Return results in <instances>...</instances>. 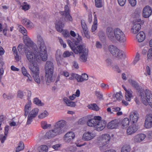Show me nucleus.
<instances>
[{
	"mask_svg": "<svg viewBox=\"0 0 152 152\" xmlns=\"http://www.w3.org/2000/svg\"><path fill=\"white\" fill-rule=\"evenodd\" d=\"M70 34L73 37H75L76 35H77V38L76 39L77 40H72V41H71L69 40H67V42H68V40H69L71 42L73 43V45H75V47L76 46L78 45V44L82 40L81 37L78 34H77V35L75 32L73 31H71L70 32Z\"/></svg>",
	"mask_w": 152,
	"mask_h": 152,
	"instance_id": "15",
	"label": "nucleus"
},
{
	"mask_svg": "<svg viewBox=\"0 0 152 152\" xmlns=\"http://www.w3.org/2000/svg\"><path fill=\"white\" fill-rule=\"evenodd\" d=\"M7 137L4 135L2 134H0V140L1 141V143H3L5 140L6 139Z\"/></svg>",
	"mask_w": 152,
	"mask_h": 152,
	"instance_id": "58",
	"label": "nucleus"
},
{
	"mask_svg": "<svg viewBox=\"0 0 152 152\" xmlns=\"http://www.w3.org/2000/svg\"><path fill=\"white\" fill-rule=\"evenodd\" d=\"M24 148V145L23 142H20L18 146L16 148L15 152H19L20 151L23 150Z\"/></svg>",
	"mask_w": 152,
	"mask_h": 152,
	"instance_id": "33",
	"label": "nucleus"
},
{
	"mask_svg": "<svg viewBox=\"0 0 152 152\" xmlns=\"http://www.w3.org/2000/svg\"><path fill=\"white\" fill-rule=\"evenodd\" d=\"M152 9L149 6H146L143 8L142 15L144 18H149L151 15Z\"/></svg>",
	"mask_w": 152,
	"mask_h": 152,
	"instance_id": "14",
	"label": "nucleus"
},
{
	"mask_svg": "<svg viewBox=\"0 0 152 152\" xmlns=\"http://www.w3.org/2000/svg\"><path fill=\"white\" fill-rule=\"evenodd\" d=\"M22 9L24 11L28 10L30 7V5L26 2H24L22 4Z\"/></svg>",
	"mask_w": 152,
	"mask_h": 152,
	"instance_id": "41",
	"label": "nucleus"
},
{
	"mask_svg": "<svg viewBox=\"0 0 152 152\" xmlns=\"http://www.w3.org/2000/svg\"><path fill=\"white\" fill-rule=\"evenodd\" d=\"M147 59L148 60L152 59V48L149 49L148 52Z\"/></svg>",
	"mask_w": 152,
	"mask_h": 152,
	"instance_id": "46",
	"label": "nucleus"
},
{
	"mask_svg": "<svg viewBox=\"0 0 152 152\" xmlns=\"http://www.w3.org/2000/svg\"><path fill=\"white\" fill-rule=\"evenodd\" d=\"M109 50L114 57L118 59H124L126 57L124 52L119 49L116 46L110 45L109 47Z\"/></svg>",
	"mask_w": 152,
	"mask_h": 152,
	"instance_id": "8",
	"label": "nucleus"
},
{
	"mask_svg": "<svg viewBox=\"0 0 152 152\" xmlns=\"http://www.w3.org/2000/svg\"><path fill=\"white\" fill-rule=\"evenodd\" d=\"M97 22H94L93 25L91 27L92 32L94 31L97 29Z\"/></svg>",
	"mask_w": 152,
	"mask_h": 152,
	"instance_id": "57",
	"label": "nucleus"
},
{
	"mask_svg": "<svg viewBox=\"0 0 152 152\" xmlns=\"http://www.w3.org/2000/svg\"><path fill=\"white\" fill-rule=\"evenodd\" d=\"M63 100L66 105L68 106L75 107L76 105L75 102L70 101L66 97H64V98Z\"/></svg>",
	"mask_w": 152,
	"mask_h": 152,
	"instance_id": "26",
	"label": "nucleus"
},
{
	"mask_svg": "<svg viewBox=\"0 0 152 152\" xmlns=\"http://www.w3.org/2000/svg\"><path fill=\"white\" fill-rule=\"evenodd\" d=\"M96 118L97 121L94 128L96 130L100 131L105 128L106 126V122L105 121L101 120L102 118L99 116H97Z\"/></svg>",
	"mask_w": 152,
	"mask_h": 152,
	"instance_id": "9",
	"label": "nucleus"
},
{
	"mask_svg": "<svg viewBox=\"0 0 152 152\" xmlns=\"http://www.w3.org/2000/svg\"><path fill=\"white\" fill-rule=\"evenodd\" d=\"M49 114L48 112L46 110L40 113L38 115L39 118L42 119L47 116Z\"/></svg>",
	"mask_w": 152,
	"mask_h": 152,
	"instance_id": "40",
	"label": "nucleus"
},
{
	"mask_svg": "<svg viewBox=\"0 0 152 152\" xmlns=\"http://www.w3.org/2000/svg\"><path fill=\"white\" fill-rule=\"evenodd\" d=\"M82 33L83 36H84L85 37L88 39H90V36L88 31V29H86L83 30L82 31Z\"/></svg>",
	"mask_w": 152,
	"mask_h": 152,
	"instance_id": "47",
	"label": "nucleus"
},
{
	"mask_svg": "<svg viewBox=\"0 0 152 152\" xmlns=\"http://www.w3.org/2000/svg\"><path fill=\"white\" fill-rule=\"evenodd\" d=\"M118 120L116 119H114L108 123L107 127L111 129H115L118 126Z\"/></svg>",
	"mask_w": 152,
	"mask_h": 152,
	"instance_id": "16",
	"label": "nucleus"
},
{
	"mask_svg": "<svg viewBox=\"0 0 152 152\" xmlns=\"http://www.w3.org/2000/svg\"><path fill=\"white\" fill-rule=\"evenodd\" d=\"M100 86L102 88L105 90H108L109 88L108 85L104 83H101L100 84Z\"/></svg>",
	"mask_w": 152,
	"mask_h": 152,
	"instance_id": "61",
	"label": "nucleus"
},
{
	"mask_svg": "<svg viewBox=\"0 0 152 152\" xmlns=\"http://www.w3.org/2000/svg\"><path fill=\"white\" fill-rule=\"evenodd\" d=\"M145 120L152 122V114H149L146 115Z\"/></svg>",
	"mask_w": 152,
	"mask_h": 152,
	"instance_id": "59",
	"label": "nucleus"
},
{
	"mask_svg": "<svg viewBox=\"0 0 152 152\" xmlns=\"http://www.w3.org/2000/svg\"><path fill=\"white\" fill-rule=\"evenodd\" d=\"M88 107L90 109L96 111L99 110V107L96 104H89L88 106Z\"/></svg>",
	"mask_w": 152,
	"mask_h": 152,
	"instance_id": "34",
	"label": "nucleus"
},
{
	"mask_svg": "<svg viewBox=\"0 0 152 152\" xmlns=\"http://www.w3.org/2000/svg\"><path fill=\"white\" fill-rule=\"evenodd\" d=\"M3 98L6 99H12L13 97V96L11 94H4L3 95Z\"/></svg>",
	"mask_w": 152,
	"mask_h": 152,
	"instance_id": "54",
	"label": "nucleus"
},
{
	"mask_svg": "<svg viewBox=\"0 0 152 152\" xmlns=\"http://www.w3.org/2000/svg\"><path fill=\"white\" fill-rule=\"evenodd\" d=\"M33 118V117L28 115L27 118V120L26 122V124L27 125H29L31 124Z\"/></svg>",
	"mask_w": 152,
	"mask_h": 152,
	"instance_id": "60",
	"label": "nucleus"
},
{
	"mask_svg": "<svg viewBox=\"0 0 152 152\" xmlns=\"http://www.w3.org/2000/svg\"><path fill=\"white\" fill-rule=\"evenodd\" d=\"M21 71L22 73L25 76L29 74L27 72V71L25 68L23 66L21 68Z\"/></svg>",
	"mask_w": 152,
	"mask_h": 152,
	"instance_id": "56",
	"label": "nucleus"
},
{
	"mask_svg": "<svg viewBox=\"0 0 152 152\" xmlns=\"http://www.w3.org/2000/svg\"><path fill=\"white\" fill-rule=\"evenodd\" d=\"M133 92L130 89L125 92V98L126 100L128 102H130L132 98L133 97Z\"/></svg>",
	"mask_w": 152,
	"mask_h": 152,
	"instance_id": "25",
	"label": "nucleus"
},
{
	"mask_svg": "<svg viewBox=\"0 0 152 152\" xmlns=\"http://www.w3.org/2000/svg\"><path fill=\"white\" fill-rule=\"evenodd\" d=\"M106 34L108 39L112 41L117 40L121 43H124L126 41V37L124 32L118 28L114 29L110 27H107Z\"/></svg>",
	"mask_w": 152,
	"mask_h": 152,
	"instance_id": "2",
	"label": "nucleus"
},
{
	"mask_svg": "<svg viewBox=\"0 0 152 152\" xmlns=\"http://www.w3.org/2000/svg\"><path fill=\"white\" fill-rule=\"evenodd\" d=\"M145 35L144 32H140L136 35V38L139 42L143 41L145 39Z\"/></svg>",
	"mask_w": 152,
	"mask_h": 152,
	"instance_id": "22",
	"label": "nucleus"
},
{
	"mask_svg": "<svg viewBox=\"0 0 152 152\" xmlns=\"http://www.w3.org/2000/svg\"><path fill=\"white\" fill-rule=\"evenodd\" d=\"M95 6L97 7H101L103 6L102 2L101 0H95Z\"/></svg>",
	"mask_w": 152,
	"mask_h": 152,
	"instance_id": "50",
	"label": "nucleus"
},
{
	"mask_svg": "<svg viewBox=\"0 0 152 152\" xmlns=\"http://www.w3.org/2000/svg\"><path fill=\"white\" fill-rule=\"evenodd\" d=\"M140 54L137 53L135 59L132 62V64L134 65H135L140 60Z\"/></svg>",
	"mask_w": 152,
	"mask_h": 152,
	"instance_id": "51",
	"label": "nucleus"
},
{
	"mask_svg": "<svg viewBox=\"0 0 152 152\" xmlns=\"http://www.w3.org/2000/svg\"><path fill=\"white\" fill-rule=\"evenodd\" d=\"M41 60L44 61L41 58L39 61H36L34 62H30L31 64L29 65V68L32 72L33 74L39 73V67L37 63L40 62Z\"/></svg>",
	"mask_w": 152,
	"mask_h": 152,
	"instance_id": "11",
	"label": "nucleus"
},
{
	"mask_svg": "<svg viewBox=\"0 0 152 152\" xmlns=\"http://www.w3.org/2000/svg\"><path fill=\"white\" fill-rule=\"evenodd\" d=\"M144 126L147 129L150 128L152 127V122L145 120Z\"/></svg>",
	"mask_w": 152,
	"mask_h": 152,
	"instance_id": "44",
	"label": "nucleus"
},
{
	"mask_svg": "<svg viewBox=\"0 0 152 152\" xmlns=\"http://www.w3.org/2000/svg\"><path fill=\"white\" fill-rule=\"evenodd\" d=\"M131 148L130 146L128 145H124L121 149V152H129Z\"/></svg>",
	"mask_w": 152,
	"mask_h": 152,
	"instance_id": "31",
	"label": "nucleus"
},
{
	"mask_svg": "<svg viewBox=\"0 0 152 152\" xmlns=\"http://www.w3.org/2000/svg\"><path fill=\"white\" fill-rule=\"evenodd\" d=\"M34 103L37 105L41 106L43 105V103L41 102L38 98H36L34 99Z\"/></svg>",
	"mask_w": 152,
	"mask_h": 152,
	"instance_id": "45",
	"label": "nucleus"
},
{
	"mask_svg": "<svg viewBox=\"0 0 152 152\" xmlns=\"http://www.w3.org/2000/svg\"><path fill=\"white\" fill-rule=\"evenodd\" d=\"M78 74L74 73H71L68 79L71 80H73L76 79L77 81Z\"/></svg>",
	"mask_w": 152,
	"mask_h": 152,
	"instance_id": "43",
	"label": "nucleus"
},
{
	"mask_svg": "<svg viewBox=\"0 0 152 152\" xmlns=\"http://www.w3.org/2000/svg\"><path fill=\"white\" fill-rule=\"evenodd\" d=\"M67 4L64 7V11L61 12V14L65 16L66 20L72 21V17L70 15L69 13V8L68 6L69 0H67Z\"/></svg>",
	"mask_w": 152,
	"mask_h": 152,
	"instance_id": "12",
	"label": "nucleus"
},
{
	"mask_svg": "<svg viewBox=\"0 0 152 152\" xmlns=\"http://www.w3.org/2000/svg\"><path fill=\"white\" fill-rule=\"evenodd\" d=\"M115 97L117 100L120 101L122 99L123 96L121 92L117 93L115 95Z\"/></svg>",
	"mask_w": 152,
	"mask_h": 152,
	"instance_id": "49",
	"label": "nucleus"
},
{
	"mask_svg": "<svg viewBox=\"0 0 152 152\" xmlns=\"http://www.w3.org/2000/svg\"><path fill=\"white\" fill-rule=\"evenodd\" d=\"M110 139V136L108 134H102L99 137L97 142L100 146V149L101 150L103 151L108 147Z\"/></svg>",
	"mask_w": 152,
	"mask_h": 152,
	"instance_id": "7",
	"label": "nucleus"
},
{
	"mask_svg": "<svg viewBox=\"0 0 152 152\" xmlns=\"http://www.w3.org/2000/svg\"><path fill=\"white\" fill-rule=\"evenodd\" d=\"M25 94V92L23 91L19 90L18 91L17 93V97L19 98L20 99H22Z\"/></svg>",
	"mask_w": 152,
	"mask_h": 152,
	"instance_id": "42",
	"label": "nucleus"
},
{
	"mask_svg": "<svg viewBox=\"0 0 152 152\" xmlns=\"http://www.w3.org/2000/svg\"><path fill=\"white\" fill-rule=\"evenodd\" d=\"M141 10L140 8H137L134 13V15L135 17L138 18L137 22H139L141 21V19L140 18V17Z\"/></svg>",
	"mask_w": 152,
	"mask_h": 152,
	"instance_id": "28",
	"label": "nucleus"
},
{
	"mask_svg": "<svg viewBox=\"0 0 152 152\" xmlns=\"http://www.w3.org/2000/svg\"><path fill=\"white\" fill-rule=\"evenodd\" d=\"M95 94L97 97L99 98L100 100L103 99L102 94L101 92L99 91H96L95 92Z\"/></svg>",
	"mask_w": 152,
	"mask_h": 152,
	"instance_id": "53",
	"label": "nucleus"
},
{
	"mask_svg": "<svg viewBox=\"0 0 152 152\" xmlns=\"http://www.w3.org/2000/svg\"><path fill=\"white\" fill-rule=\"evenodd\" d=\"M140 96L142 103L146 105L150 104L152 102V94L151 91L148 89L142 91L140 92Z\"/></svg>",
	"mask_w": 152,
	"mask_h": 152,
	"instance_id": "6",
	"label": "nucleus"
},
{
	"mask_svg": "<svg viewBox=\"0 0 152 152\" xmlns=\"http://www.w3.org/2000/svg\"><path fill=\"white\" fill-rule=\"evenodd\" d=\"M25 77H27V79L26 80L27 83H30L32 81V78L29 74Z\"/></svg>",
	"mask_w": 152,
	"mask_h": 152,
	"instance_id": "62",
	"label": "nucleus"
},
{
	"mask_svg": "<svg viewBox=\"0 0 152 152\" xmlns=\"http://www.w3.org/2000/svg\"><path fill=\"white\" fill-rule=\"evenodd\" d=\"M99 37L100 39L102 40L105 38V36L104 33L102 31H100L99 33Z\"/></svg>",
	"mask_w": 152,
	"mask_h": 152,
	"instance_id": "55",
	"label": "nucleus"
},
{
	"mask_svg": "<svg viewBox=\"0 0 152 152\" xmlns=\"http://www.w3.org/2000/svg\"><path fill=\"white\" fill-rule=\"evenodd\" d=\"M129 120L127 118H124L122 122V125L124 127H126L129 125Z\"/></svg>",
	"mask_w": 152,
	"mask_h": 152,
	"instance_id": "39",
	"label": "nucleus"
},
{
	"mask_svg": "<svg viewBox=\"0 0 152 152\" xmlns=\"http://www.w3.org/2000/svg\"><path fill=\"white\" fill-rule=\"evenodd\" d=\"M42 128L44 129H50L51 127V125L48 124L46 121H42L41 123Z\"/></svg>",
	"mask_w": 152,
	"mask_h": 152,
	"instance_id": "30",
	"label": "nucleus"
},
{
	"mask_svg": "<svg viewBox=\"0 0 152 152\" xmlns=\"http://www.w3.org/2000/svg\"><path fill=\"white\" fill-rule=\"evenodd\" d=\"M146 137L145 135L144 134H139L134 136V139L135 142H140L142 141Z\"/></svg>",
	"mask_w": 152,
	"mask_h": 152,
	"instance_id": "19",
	"label": "nucleus"
},
{
	"mask_svg": "<svg viewBox=\"0 0 152 152\" xmlns=\"http://www.w3.org/2000/svg\"><path fill=\"white\" fill-rule=\"evenodd\" d=\"M73 53L72 52H69L68 51H65L63 54V56L64 58L67 57L72 55Z\"/></svg>",
	"mask_w": 152,
	"mask_h": 152,
	"instance_id": "48",
	"label": "nucleus"
},
{
	"mask_svg": "<svg viewBox=\"0 0 152 152\" xmlns=\"http://www.w3.org/2000/svg\"><path fill=\"white\" fill-rule=\"evenodd\" d=\"M130 121L133 124L136 123L139 118V116L138 114L135 112H132L130 113L129 116Z\"/></svg>",
	"mask_w": 152,
	"mask_h": 152,
	"instance_id": "20",
	"label": "nucleus"
},
{
	"mask_svg": "<svg viewBox=\"0 0 152 152\" xmlns=\"http://www.w3.org/2000/svg\"><path fill=\"white\" fill-rule=\"evenodd\" d=\"M31 102H28L26 105L25 107V115H27L29 110L31 109Z\"/></svg>",
	"mask_w": 152,
	"mask_h": 152,
	"instance_id": "37",
	"label": "nucleus"
},
{
	"mask_svg": "<svg viewBox=\"0 0 152 152\" xmlns=\"http://www.w3.org/2000/svg\"><path fill=\"white\" fill-rule=\"evenodd\" d=\"M23 40L25 45L30 49L25 52L26 57L29 62L39 61L41 58L43 61H46L48 58L47 48L41 35H37V43L38 48L27 35L24 36Z\"/></svg>",
	"mask_w": 152,
	"mask_h": 152,
	"instance_id": "1",
	"label": "nucleus"
},
{
	"mask_svg": "<svg viewBox=\"0 0 152 152\" xmlns=\"http://www.w3.org/2000/svg\"><path fill=\"white\" fill-rule=\"evenodd\" d=\"M96 135V133L94 131H86L83 134L82 139L84 141H90L94 139Z\"/></svg>",
	"mask_w": 152,
	"mask_h": 152,
	"instance_id": "10",
	"label": "nucleus"
},
{
	"mask_svg": "<svg viewBox=\"0 0 152 152\" xmlns=\"http://www.w3.org/2000/svg\"><path fill=\"white\" fill-rule=\"evenodd\" d=\"M45 69L47 84L53 82L55 79L53 76L54 65L53 63L50 61H47L45 65Z\"/></svg>",
	"mask_w": 152,
	"mask_h": 152,
	"instance_id": "5",
	"label": "nucleus"
},
{
	"mask_svg": "<svg viewBox=\"0 0 152 152\" xmlns=\"http://www.w3.org/2000/svg\"><path fill=\"white\" fill-rule=\"evenodd\" d=\"M129 81L130 84L133 87L137 89H139V85L135 81L130 79L129 80Z\"/></svg>",
	"mask_w": 152,
	"mask_h": 152,
	"instance_id": "36",
	"label": "nucleus"
},
{
	"mask_svg": "<svg viewBox=\"0 0 152 152\" xmlns=\"http://www.w3.org/2000/svg\"><path fill=\"white\" fill-rule=\"evenodd\" d=\"M64 26V24L60 21H57L56 23V28L57 30L59 32L63 31V28Z\"/></svg>",
	"mask_w": 152,
	"mask_h": 152,
	"instance_id": "23",
	"label": "nucleus"
},
{
	"mask_svg": "<svg viewBox=\"0 0 152 152\" xmlns=\"http://www.w3.org/2000/svg\"><path fill=\"white\" fill-rule=\"evenodd\" d=\"M61 53L60 50H57L56 54V61H58L59 60H61Z\"/></svg>",
	"mask_w": 152,
	"mask_h": 152,
	"instance_id": "52",
	"label": "nucleus"
},
{
	"mask_svg": "<svg viewBox=\"0 0 152 152\" xmlns=\"http://www.w3.org/2000/svg\"><path fill=\"white\" fill-rule=\"evenodd\" d=\"M118 4L121 6H124L125 4L126 0H118Z\"/></svg>",
	"mask_w": 152,
	"mask_h": 152,
	"instance_id": "64",
	"label": "nucleus"
},
{
	"mask_svg": "<svg viewBox=\"0 0 152 152\" xmlns=\"http://www.w3.org/2000/svg\"><path fill=\"white\" fill-rule=\"evenodd\" d=\"M66 125V121L61 120L56 122L54 125V128L47 132L45 134V137L50 139L60 135L64 132L63 128Z\"/></svg>",
	"mask_w": 152,
	"mask_h": 152,
	"instance_id": "3",
	"label": "nucleus"
},
{
	"mask_svg": "<svg viewBox=\"0 0 152 152\" xmlns=\"http://www.w3.org/2000/svg\"><path fill=\"white\" fill-rule=\"evenodd\" d=\"M81 26L83 28V31L87 29V27L86 25L84 20H82L81 21Z\"/></svg>",
	"mask_w": 152,
	"mask_h": 152,
	"instance_id": "63",
	"label": "nucleus"
},
{
	"mask_svg": "<svg viewBox=\"0 0 152 152\" xmlns=\"http://www.w3.org/2000/svg\"><path fill=\"white\" fill-rule=\"evenodd\" d=\"M141 28V26L140 24L138 23H134L132 26L131 32L133 34H136L137 33Z\"/></svg>",
	"mask_w": 152,
	"mask_h": 152,
	"instance_id": "17",
	"label": "nucleus"
},
{
	"mask_svg": "<svg viewBox=\"0 0 152 152\" xmlns=\"http://www.w3.org/2000/svg\"><path fill=\"white\" fill-rule=\"evenodd\" d=\"M18 28L19 31L21 32L24 36L27 35V32L25 28L21 25H19Z\"/></svg>",
	"mask_w": 152,
	"mask_h": 152,
	"instance_id": "32",
	"label": "nucleus"
},
{
	"mask_svg": "<svg viewBox=\"0 0 152 152\" xmlns=\"http://www.w3.org/2000/svg\"><path fill=\"white\" fill-rule=\"evenodd\" d=\"M88 79V76L86 74H82L81 75H78L77 82H82L84 81L87 80Z\"/></svg>",
	"mask_w": 152,
	"mask_h": 152,
	"instance_id": "24",
	"label": "nucleus"
},
{
	"mask_svg": "<svg viewBox=\"0 0 152 152\" xmlns=\"http://www.w3.org/2000/svg\"><path fill=\"white\" fill-rule=\"evenodd\" d=\"M39 112V109L35 108L32 110L29 113V115L34 118L37 115Z\"/></svg>",
	"mask_w": 152,
	"mask_h": 152,
	"instance_id": "29",
	"label": "nucleus"
},
{
	"mask_svg": "<svg viewBox=\"0 0 152 152\" xmlns=\"http://www.w3.org/2000/svg\"><path fill=\"white\" fill-rule=\"evenodd\" d=\"M33 77L34 81L38 84H39L40 82V78L39 75V73L33 74Z\"/></svg>",
	"mask_w": 152,
	"mask_h": 152,
	"instance_id": "35",
	"label": "nucleus"
},
{
	"mask_svg": "<svg viewBox=\"0 0 152 152\" xmlns=\"http://www.w3.org/2000/svg\"><path fill=\"white\" fill-rule=\"evenodd\" d=\"M22 23L28 28H33L34 26L33 23L27 18L23 19L21 21Z\"/></svg>",
	"mask_w": 152,
	"mask_h": 152,
	"instance_id": "21",
	"label": "nucleus"
},
{
	"mask_svg": "<svg viewBox=\"0 0 152 152\" xmlns=\"http://www.w3.org/2000/svg\"><path fill=\"white\" fill-rule=\"evenodd\" d=\"M137 126L136 124H132L128 128L127 133L128 135H131L134 133L137 130Z\"/></svg>",
	"mask_w": 152,
	"mask_h": 152,
	"instance_id": "18",
	"label": "nucleus"
},
{
	"mask_svg": "<svg viewBox=\"0 0 152 152\" xmlns=\"http://www.w3.org/2000/svg\"><path fill=\"white\" fill-rule=\"evenodd\" d=\"M39 152H47L48 150V147L45 145L40 146L38 148Z\"/></svg>",
	"mask_w": 152,
	"mask_h": 152,
	"instance_id": "38",
	"label": "nucleus"
},
{
	"mask_svg": "<svg viewBox=\"0 0 152 152\" xmlns=\"http://www.w3.org/2000/svg\"><path fill=\"white\" fill-rule=\"evenodd\" d=\"M75 135L72 132H69L66 133L64 135L63 139L66 143H69L74 139Z\"/></svg>",
	"mask_w": 152,
	"mask_h": 152,
	"instance_id": "13",
	"label": "nucleus"
},
{
	"mask_svg": "<svg viewBox=\"0 0 152 152\" xmlns=\"http://www.w3.org/2000/svg\"><path fill=\"white\" fill-rule=\"evenodd\" d=\"M68 44L69 45L72 50L75 54L82 53L80 58V60L82 62H86L87 60L88 51V49L84 45H80L75 46L73 45V43L71 42L70 41H68Z\"/></svg>",
	"mask_w": 152,
	"mask_h": 152,
	"instance_id": "4",
	"label": "nucleus"
},
{
	"mask_svg": "<svg viewBox=\"0 0 152 152\" xmlns=\"http://www.w3.org/2000/svg\"><path fill=\"white\" fill-rule=\"evenodd\" d=\"M97 116H95L94 118L89 119L87 122V125L89 126L93 127L94 128V126L97 121Z\"/></svg>",
	"mask_w": 152,
	"mask_h": 152,
	"instance_id": "27",
	"label": "nucleus"
}]
</instances>
